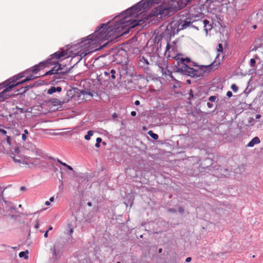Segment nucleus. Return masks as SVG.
I'll return each instance as SVG.
<instances>
[{"mask_svg": "<svg viewBox=\"0 0 263 263\" xmlns=\"http://www.w3.org/2000/svg\"><path fill=\"white\" fill-rule=\"evenodd\" d=\"M250 63L251 66L254 67L256 63L255 60L254 59H251L250 60Z\"/></svg>", "mask_w": 263, "mask_h": 263, "instance_id": "5701e85b", "label": "nucleus"}, {"mask_svg": "<svg viewBox=\"0 0 263 263\" xmlns=\"http://www.w3.org/2000/svg\"><path fill=\"white\" fill-rule=\"evenodd\" d=\"M11 84L8 81L0 84V102L4 101L11 96L10 92L14 87V84Z\"/></svg>", "mask_w": 263, "mask_h": 263, "instance_id": "423d86ee", "label": "nucleus"}, {"mask_svg": "<svg viewBox=\"0 0 263 263\" xmlns=\"http://www.w3.org/2000/svg\"><path fill=\"white\" fill-rule=\"evenodd\" d=\"M57 171V168H54V171L55 172V171Z\"/></svg>", "mask_w": 263, "mask_h": 263, "instance_id": "de8ad7c7", "label": "nucleus"}, {"mask_svg": "<svg viewBox=\"0 0 263 263\" xmlns=\"http://www.w3.org/2000/svg\"><path fill=\"white\" fill-rule=\"evenodd\" d=\"M219 55V53L218 54L217 58Z\"/></svg>", "mask_w": 263, "mask_h": 263, "instance_id": "09e8293b", "label": "nucleus"}, {"mask_svg": "<svg viewBox=\"0 0 263 263\" xmlns=\"http://www.w3.org/2000/svg\"><path fill=\"white\" fill-rule=\"evenodd\" d=\"M26 253H28V252L27 251L26 252H21L19 253V256L20 257H24L25 259H27L28 258V256L26 254Z\"/></svg>", "mask_w": 263, "mask_h": 263, "instance_id": "f3484780", "label": "nucleus"}, {"mask_svg": "<svg viewBox=\"0 0 263 263\" xmlns=\"http://www.w3.org/2000/svg\"><path fill=\"white\" fill-rule=\"evenodd\" d=\"M148 134L152 137L155 140H157L158 138V136L157 134H155L153 132V131L152 130H149L148 132Z\"/></svg>", "mask_w": 263, "mask_h": 263, "instance_id": "ddd939ff", "label": "nucleus"}, {"mask_svg": "<svg viewBox=\"0 0 263 263\" xmlns=\"http://www.w3.org/2000/svg\"><path fill=\"white\" fill-rule=\"evenodd\" d=\"M72 232H73V230L71 229L70 230V234H71V233H72Z\"/></svg>", "mask_w": 263, "mask_h": 263, "instance_id": "a19ab883", "label": "nucleus"}, {"mask_svg": "<svg viewBox=\"0 0 263 263\" xmlns=\"http://www.w3.org/2000/svg\"><path fill=\"white\" fill-rule=\"evenodd\" d=\"M179 211L180 212H183V210L180 208V210H179Z\"/></svg>", "mask_w": 263, "mask_h": 263, "instance_id": "c03bdc74", "label": "nucleus"}, {"mask_svg": "<svg viewBox=\"0 0 263 263\" xmlns=\"http://www.w3.org/2000/svg\"><path fill=\"white\" fill-rule=\"evenodd\" d=\"M117 263H121L120 262H118Z\"/></svg>", "mask_w": 263, "mask_h": 263, "instance_id": "8fccbe9b", "label": "nucleus"}, {"mask_svg": "<svg viewBox=\"0 0 263 263\" xmlns=\"http://www.w3.org/2000/svg\"><path fill=\"white\" fill-rule=\"evenodd\" d=\"M0 133L2 134V135H6L7 133V131L5 130V129L0 128Z\"/></svg>", "mask_w": 263, "mask_h": 263, "instance_id": "b1692460", "label": "nucleus"}, {"mask_svg": "<svg viewBox=\"0 0 263 263\" xmlns=\"http://www.w3.org/2000/svg\"><path fill=\"white\" fill-rule=\"evenodd\" d=\"M178 63L180 64L181 67L179 68V70L181 71L184 74L191 77H201L202 76L204 72H209L213 69H216L219 64H217L215 66L213 62L211 64L208 66H194L197 67V69H194L187 66L186 64L190 63L191 60L190 58H182L179 57V60H177ZM180 66V65H179Z\"/></svg>", "mask_w": 263, "mask_h": 263, "instance_id": "7ed1b4c3", "label": "nucleus"}, {"mask_svg": "<svg viewBox=\"0 0 263 263\" xmlns=\"http://www.w3.org/2000/svg\"><path fill=\"white\" fill-rule=\"evenodd\" d=\"M96 143L95 144L96 147H100V143L102 142V139L100 137H98L97 138L96 140Z\"/></svg>", "mask_w": 263, "mask_h": 263, "instance_id": "6ab92c4d", "label": "nucleus"}, {"mask_svg": "<svg viewBox=\"0 0 263 263\" xmlns=\"http://www.w3.org/2000/svg\"><path fill=\"white\" fill-rule=\"evenodd\" d=\"M155 3L162 4L154 9L151 13L152 16L161 18L169 15L173 11L179 10L184 7L189 0H153Z\"/></svg>", "mask_w": 263, "mask_h": 263, "instance_id": "f03ea898", "label": "nucleus"}, {"mask_svg": "<svg viewBox=\"0 0 263 263\" xmlns=\"http://www.w3.org/2000/svg\"><path fill=\"white\" fill-rule=\"evenodd\" d=\"M51 250L52 251V256H53V257L55 259H57V258H58V252L56 250V248L54 246L53 247H52L51 248Z\"/></svg>", "mask_w": 263, "mask_h": 263, "instance_id": "f8f14e48", "label": "nucleus"}, {"mask_svg": "<svg viewBox=\"0 0 263 263\" xmlns=\"http://www.w3.org/2000/svg\"><path fill=\"white\" fill-rule=\"evenodd\" d=\"M49 200H50V201H51V202L53 201V200H54V197H50V198Z\"/></svg>", "mask_w": 263, "mask_h": 263, "instance_id": "72a5a7b5", "label": "nucleus"}, {"mask_svg": "<svg viewBox=\"0 0 263 263\" xmlns=\"http://www.w3.org/2000/svg\"><path fill=\"white\" fill-rule=\"evenodd\" d=\"M50 60H48L45 62H40L38 65H35L30 69L14 76L12 78L9 79L8 81L11 84L14 83V87H15L27 81L34 79L39 76H34V74H37L41 70L47 67L50 63Z\"/></svg>", "mask_w": 263, "mask_h": 263, "instance_id": "20e7f679", "label": "nucleus"}, {"mask_svg": "<svg viewBox=\"0 0 263 263\" xmlns=\"http://www.w3.org/2000/svg\"><path fill=\"white\" fill-rule=\"evenodd\" d=\"M231 88L233 90V91H234V92L237 91V90L238 89V87L235 84H232L231 85Z\"/></svg>", "mask_w": 263, "mask_h": 263, "instance_id": "aec40b11", "label": "nucleus"}, {"mask_svg": "<svg viewBox=\"0 0 263 263\" xmlns=\"http://www.w3.org/2000/svg\"><path fill=\"white\" fill-rule=\"evenodd\" d=\"M187 82L189 84H190V83H191V81H190V80H187Z\"/></svg>", "mask_w": 263, "mask_h": 263, "instance_id": "a18cd8bd", "label": "nucleus"}, {"mask_svg": "<svg viewBox=\"0 0 263 263\" xmlns=\"http://www.w3.org/2000/svg\"><path fill=\"white\" fill-rule=\"evenodd\" d=\"M216 98L215 96H211L210 98H209V100L212 101V102H214L215 101Z\"/></svg>", "mask_w": 263, "mask_h": 263, "instance_id": "a878e982", "label": "nucleus"}, {"mask_svg": "<svg viewBox=\"0 0 263 263\" xmlns=\"http://www.w3.org/2000/svg\"><path fill=\"white\" fill-rule=\"evenodd\" d=\"M93 132L92 130H89L87 132V134L85 136V139L87 140H89L90 137L93 135Z\"/></svg>", "mask_w": 263, "mask_h": 263, "instance_id": "4468645a", "label": "nucleus"}, {"mask_svg": "<svg viewBox=\"0 0 263 263\" xmlns=\"http://www.w3.org/2000/svg\"><path fill=\"white\" fill-rule=\"evenodd\" d=\"M260 117H261V116H260V115H257L256 116V119H259V118H260Z\"/></svg>", "mask_w": 263, "mask_h": 263, "instance_id": "f704fd0d", "label": "nucleus"}, {"mask_svg": "<svg viewBox=\"0 0 263 263\" xmlns=\"http://www.w3.org/2000/svg\"><path fill=\"white\" fill-rule=\"evenodd\" d=\"M52 59H59L61 58L67 57V52L65 50L59 51L51 55Z\"/></svg>", "mask_w": 263, "mask_h": 263, "instance_id": "6e6552de", "label": "nucleus"}, {"mask_svg": "<svg viewBox=\"0 0 263 263\" xmlns=\"http://www.w3.org/2000/svg\"><path fill=\"white\" fill-rule=\"evenodd\" d=\"M87 205H88V206H92V204H91V203L90 202H88L87 203Z\"/></svg>", "mask_w": 263, "mask_h": 263, "instance_id": "e433bc0d", "label": "nucleus"}, {"mask_svg": "<svg viewBox=\"0 0 263 263\" xmlns=\"http://www.w3.org/2000/svg\"><path fill=\"white\" fill-rule=\"evenodd\" d=\"M28 135V132L27 129L24 130V133L22 134V138L23 141H26L27 139V136Z\"/></svg>", "mask_w": 263, "mask_h": 263, "instance_id": "dca6fc26", "label": "nucleus"}, {"mask_svg": "<svg viewBox=\"0 0 263 263\" xmlns=\"http://www.w3.org/2000/svg\"><path fill=\"white\" fill-rule=\"evenodd\" d=\"M203 22H204L205 26H206V24L209 23V21L208 20H204Z\"/></svg>", "mask_w": 263, "mask_h": 263, "instance_id": "7c9ffc66", "label": "nucleus"}, {"mask_svg": "<svg viewBox=\"0 0 263 263\" xmlns=\"http://www.w3.org/2000/svg\"><path fill=\"white\" fill-rule=\"evenodd\" d=\"M62 90V88L61 87H54L52 86L49 89H48L47 91L48 94L51 95L55 92H61Z\"/></svg>", "mask_w": 263, "mask_h": 263, "instance_id": "9b49d317", "label": "nucleus"}, {"mask_svg": "<svg viewBox=\"0 0 263 263\" xmlns=\"http://www.w3.org/2000/svg\"><path fill=\"white\" fill-rule=\"evenodd\" d=\"M130 114L132 116H135L136 115V112L135 111H132Z\"/></svg>", "mask_w": 263, "mask_h": 263, "instance_id": "cd10ccee", "label": "nucleus"}, {"mask_svg": "<svg viewBox=\"0 0 263 263\" xmlns=\"http://www.w3.org/2000/svg\"><path fill=\"white\" fill-rule=\"evenodd\" d=\"M207 104H208V106L209 107H211V103H210L208 102Z\"/></svg>", "mask_w": 263, "mask_h": 263, "instance_id": "ea45409f", "label": "nucleus"}, {"mask_svg": "<svg viewBox=\"0 0 263 263\" xmlns=\"http://www.w3.org/2000/svg\"><path fill=\"white\" fill-rule=\"evenodd\" d=\"M6 140L7 143L9 145H10L11 144V138H10V137L9 136L6 135Z\"/></svg>", "mask_w": 263, "mask_h": 263, "instance_id": "4be33fe9", "label": "nucleus"}, {"mask_svg": "<svg viewBox=\"0 0 263 263\" xmlns=\"http://www.w3.org/2000/svg\"><path fill=\"white\" fill-rule=\"evenodd\" d=\"M165 54L168 58L175 59L176 61L179 60L180 54L175 45L167 44Z\"/></svg>", "mask_w": 263, "mask_h": 263, "instance_id": "0eeeda50", "label": "nucleus"}, {"mask_svg": "<svg viewBox=\"0 0 263 263\" xmlns=\"http://www.w3.org/2000/svg\"><path fill=\"white\" fill-rule=\"evenodd\" d=\"M45 204H46V205H49L50 204V201H46V202H45Z\"/></svg>", "mask_w": 263, "mask_h": 263, "instance_id": "473e14b6", "label": "nucleus"}, {"mask_svg": "<svg viewBox=\"0 0 263 263\" xmlns=\"http://www.w3.org/2000/svg\"><path fill=\"white\" fill-rule=\"evenodd\" d=\"M217 1L219 2H222L223 1V0H216Z\"/></svg>", "mask_w": 263, "mask_h": 263, "instance_id": "37998d69", "label": "nucleus"}, {"mask_svg": "<svg viewBox=\"0 0 263 263\" xmlns=\"http://www.w3.org/2000/svg\"><path fill=\"white\" fill-rule=\"evenodd\" d=\"M162 249L161 248L159 249V253H161L162 252Z\"/></svg>", "mask_w": 263, "mask_h": 263, "instance_id": "58836bf2", "label": "nucleus"}, {"mask_svg": "<svg viewBox=\"0 0 263 263\" xmlns=\"http://www.w3.org/2000/svg\"><path fill=\"white\" fill-rule=\"evenodd\" d=\"M110 73L111 74V79L113 80L115 79L116 78V76H115L116 70L114 69H111L110 71Z\"/></svg>", "mask_w": 263, "mask_h": 263, "instance_id": "412c9836", "label": "nucleus"}, {"mask_svg": "<svg viewBox=\"0 0 263 263\" xmlns=\"http://www.w3.org/2000/svg\"><path fill=\"white\" fill-rule=\"evenodd\" d=\"M227 96L229 97V98H230L232 96V92L231 91H228L227 93Z\"/></svg>", "mask_w": 263, "mask_h": 263, "instance_id": "bb28decb", "label": "nucleus"}, {"mask_svg": "<svg viewBox=\"0 0 263 263\" xmlns=\"http://www.w3.org/2000/svg\"><path fill=\"white\" fill-rule=\"evenodd\" d=\"M217 50L218 52H222L223 51V46L222 44H219L217 48Z\"/></svg>", "mask_w": 263, "mask_h": 263, "instance_id": "a211bd4d", "label": "nucleus"}, {"mask_svg": "<svg viewBox=\"0 0 263 263\" xmlns=\"http://www.w3.org/2000/svg\"><path fill=\"white\" fill-rule=\"evenodd\" d=\"M35 229H38L40 227V223H39V221L38 220H36V221H35Z\"/></svg>", "mask_w": 263, "mask_h": 263, "instance_id": "393cba45", "label": "nucleus"}, {"mask_svg": "<svg viewBox=\"0 0 263 263\" xmlns=\"http://www.w3.org/2000/svg\"><path fill=\"white\" fill-rule=\"evenodd\" d=\"M48 231H47L45 232V234H44V237H46V238H47V237H48Z\"/></svg>", "mask_w": 263, "mask_h": 263, "instance_id": "2f4dec72", "label": "nucleus"}, {"mask_svg": "<svg viewBox=\"0 0 263 263\" xmlns=\"http://www.w3.org/2000/svg\"><path fill=\"white\" fill-rule=\"evenodd\" d=\"M61 69V65L59 64L55 65L54 67H53L50 70H49L48 71L46 72V75H49V74H55L59 72V71ZM61 73V72H60Z\"/></svg>", "mask_w": 263, "mask_h": 263, "instance_id": "1a4fd4ad", "label": "nucleus"}, {"mask_svg": "<svg viewBox=\"0 0 263 263\" xmlns=\"http://www.w3.org/2000/svg\"><path fill=\"white\" fill-rule=\"evenodd\" d=\"M11 157L15 162L26 164L29 167L36 166L39 162V160L37 158H30L21 155L18 148L14 149V152L11 154Z\"/></svg>", "mask_w": 263, "mask_h": 263, "instance_id": "39448f33", "label": "nucleus"}, {"mask_svg": "<svg viewBox=\"0 0 263 263\" xmlns=\"http://www.w3.org/2000/svg\"><path fill=\"white\" fill-rule=\"evenodd\" d=\"M21 190L22 191H25L26 190V187L24 186H22Z\"/></svg>", "mask_w": 263, "mask_h": 263, "instance_id": "c9c22d12", "label": "nucleus"}, {"mask_svg": "<svg viewBox=\"0 0 263 263\" xmlns=\"http://www.w3.org/2000/svg\"><path fill=\"white\" fill-rule=\"evenodd\" d=\"M52 229V227H50L47 231H49L50 230H51Z\"/></svg>", "mask_w": 263, "mask_h": 263, "instance_id": "4c0bfd02", "label": "nucleus"}, {"mask_svg": "<svg viewBox=\"0 0 263 263\" xmlns=\"http://www.w3.org/2000/svg\"><path fill=\"white\" fill-rule=\"evenodd\" d=\"M57 161L60 163L61 164H62V165L64 166H66L67 167L69 170L70 171H72V168L71 166L67 165L66 163H64V162H62L59 159H57Z\"/></svg>", "mask_w": 263, "mask_h": 263, "instance_id": "2eb2a0df", "label": "nucleus"}, {"mask_svg": "<svg viewBox=\"0 0 263 263\" xmlns=\"http://www.w3.org/2000/svg\"><path fill=\"white\" fill-rule=\"evenodd\" d=\"M145 2L141 1L132 7L127 9L120 16V20H116V24H102L93 33L88 35L84 41V51L80 53L84 57L89 53L101 49L105 44L102 45L106 40L112 41L128 33L129 30L142 25L145 21L142 18L134 19L141 14V11L148 6Z\"/></svg>", "mask_w": 263, "mask_h": 263, "instance_id": "f257e3e1", "label": "nucleus"}, {"mask_svg": "<svg viewBox=\"0 0 263 263\" xmlns=\"http://www.w3.org/2000/svg\"><path fill=\"white\" fill-rule=\"evenodd\" d=\"M191 259H192L191 257H189L186 258L185 261H186V262H190V261H191Z\"/></svg>", "mask_w": 263, "mask_h": 263, "instance_id": "c85d7f7f", "label": "nucleus"}, {"mask_svg": "<svg viewBox=\"0 0 263 263\" xmlns=\"http://www.w3.org/2000/svg\"><path fill=\"white\" fill-rule=\"evenodd\" d=\"M135 104L136 105H138L140 104V101H138V100H137L135 101Z\"/></svg>", "mask_w": 263, "mask_h": 263, "instance_id": "c756f323", "label": "nucleus"}, {"mask_svg": "<svg viewBox=\"0 0 263 263\" xmlns=\"http://www.w3.org/2000/svg\"><path fill=\"white\" fill-rule=\"evenodd\" d=\"M253 28H254V29L256 28V25H254V26H253Z\"/></svg>", "mask_w": 263, "mask_h": 263, "instance_id": "49530a36", "label": "nucleus"}, {"mask_svg": "<svg viewBox=\"0 0 263 263\" xmlns=\"http://www.w3.org/2000/svg\"><path fill=\"white\" fill-rule=\"evenodd\" d=\"M260 142V139L258 137H255L253 138L252 140L247 144L248 147H253L255 144H258Z\"/></svg>", "mask_w": 263, "mask_h": 263, "instance_id": "9d476101", "label": "nucleus"}, {"mask_svg": "<svg viewBox=\"0 0 263 263\" xmlns=\"http://www.w3.org/2000/svg\"><path fill=\"white\" fill-rule=\"evenodd\" d=\"M104 73H105V74L106 76H108V75H109V73H108V72H104Z\"/></svg>", "mask_w": 263, "mask_h": 263, "instance_id": "79ce46f5", "label": "nucleus"}]
</instances>
